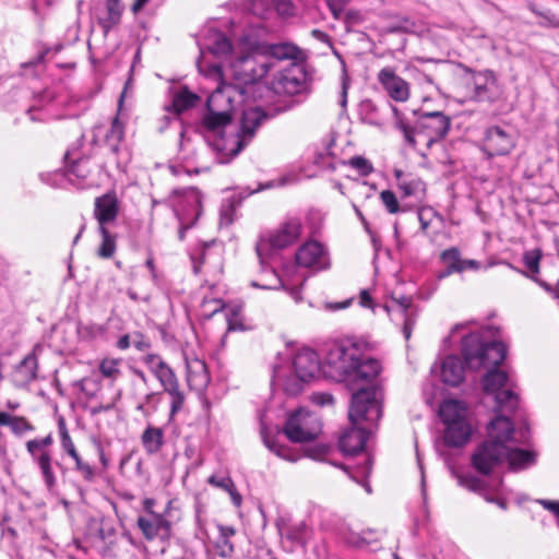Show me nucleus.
Here are the masks:
<instances>
[{
  "label": "nucleus",
  "instance_id": "nucleus-10",
  "mask_svg": "<svg viewBox=\"0 0 559 559\" xmlns=\"http://www.w3.org/2000/svg\"><path fill=\"white\" fill-rule=\"evenodd\" d=\"M302 224L298 217L285 219L267 237L261 238L255 247L261 265L265 263L273 250H282L294 245L300 237Z\"/></svg>",
  "mask_w": 559,
  "mask_h": 559
},
{
  "label": "nucleus",
  "instance_id": "nucleus-26",
  "mask_svg": "<svg viewBox=\"0 0 559 559\" xmlns=\"http://www.w3.org/2000/svg\"><path fill=\"white\" fill-rule=\"evenodd\" d=\"M32 462L38 468L41 479L49 491H53L57 486V475L55 465H59L53 460L52 453L29 454Z\"/></svg>",
  "mask_w": 559,
  "mask_h": 559
},
{
  "label": "nucleus",
  "instance_id": "nucleus-57",
  "mask_svg": "<svg viewBox=\"0 0 559 559\" xmlns=\"http://www.w3.org/2000/svg\"><path fill=\"white\" fill-rule=\"evenodd\" d=\"M276 12L282 16L295 14V7L290 0H273Z\"/></svg>",
  "mask_w": 559,
  "mask_h": 559
},
{
  "label": "nucleus",
  "instance_id": "nucleus-39",
  "mask_svg": "<svg viewBox=\"0 0 559 559\" xmlns=\"http://www.w3.org/2000/svg\"><path fill=\"white\" fill-rule=\"evenodd\" d=\"M124 136V127L118 117L112 119L109 130L105 134V142L114 154L120 150V143Z\"/></svg>",
  "mask_w": 559,
  "mask_h": 559
},
{
  "label": "nucleus",
  "instance_id": "nucleus-33",
  "mask_svg": "<svg viewBox=\"0 0 559 559\" xmlns=\"http://www.w3.org/2000/svg\"><path fill=\"white\" fill-rule=\"evenodd\" d=\"M460 484L465 488L478 492L484 496L489 502H496L501 509H507V501L502 498L493 499L489 496V486L481 479L473 475H465L460 477Z\"/></svg>",
  "mask_w": 559,
  "mask_h": 559
},
{
  "label": "nucleus",
  "instance_id": "nucleus-19",
  "mask_svg": "<svg viewBox=\"0 0 559 559\" xmlns=\"http://www.w3.org/2000/svg\"><path fill=\"white\" fill-rule=\"evenodd\" d=\"M372 429L361 425H352L345 428L338 438L340 450L347 455H355L359 453L368 439Z\"/></svg>",
  "mask_w": 559,
  "mask_h": 559
},
{
  "label": "nucleus",
  "instance_id": "nucleus-53",
  "mask_svg": "<svg viewBox=\"0 0 559 559\" xmlns=\"http://www.w3.org/2000/svg\"><path fill=\"white\" fill-rule=\"evenodd\" d=\"M72 460L75 463V471L83 477V479L86 481H93L95 478L94 468L88 463L84 462L80 454Z\"/></svg>",
  "mask_w": 559,
  "mask_h": 559
},
{
  "label": "nucleus",
  "instance_id": "nucleus-8",
  "mask_svg": "<svg viewBox=\"0 0 559 559\" xmlns=\"http://www.w3.org/2000/svg\"><path fill=\"white\" fill-rule=\"evenodd\" d=\"M462 353L469 369L497 367L506 358L501 342H485L479 333H471L462 341Z\"/></svg>",
  "mask_w": 559,
  "mask_h": 559
},
{
  "label": "nucleus",
  "instance_id": "nucleus-35",
  "mask_svg": "<svg viewBox=\"0 0 559 559\" xmlns=\"http://www.w3.org/2000/svg\"><path fill=\"white\" fill-rule=\"evenodd\" d=\"M262 439L264 445L278 457L289 462L298 461L299 454L289 447L282 444L277 435L271 436L265 431H262Z\"/></svg>",
  "mask_w": 559,
  "mask_h": 559
},
{
  "label": "nucleus",
  "instance_id": "nucleus-64",
  "mask_svg": "<svg viewBox=\"0 0 559 559\" xmlns=\"http://www.w3.org/2000/svg\"><path fill=\"white\" fill-rule=\"evenodd\" d=\"M359 304L364 308L373 309V301L369 289H362L359 295Z\"/></svg>",
  "mask_w": 559,
  "mask_h": 559
},
{
  "label": "nucleus",
  "instance_id": "nucleus-5",
  "mask_svg": "<svg viewBox=\"0 0 559 559\" xmlns=\"http://www.w3.org/2000/svg\"><path fill=\"white\" fill-rule=\"evenodd\" d=\"M265 117L261 109L248 108L242 112L240 128L236 132L226 133L225 128L216 132L206 131L207 143L221 154L218 162L224 164L237 156L252 140Z\"/></svg>",
  "mask_w": 559,
  "mask_h": 559
},
{
  "label": "nucleus",
  "instance_id": "nucleus-13",
  "mask_svg": "<svg viewBox=\"0 0 559 559\" xmlns=\"http://www.w3.org/2000/svg\"><path fill=\"white\" fill-rule=\"evenodd\" d=\"M321 432V421L317 415L300 408L292 414L284 427V433L293 442H307Z\"/></svg>",
  "mask_w": 559,
  "mask_h": 559
},
{
  "label": "nucleus",
  "instance_id": "nucleus-14",
  "mask_svg": "<svg viewBox=\"0 0 559 559\" xmlns=\"http://www.w3.org/2000/svg\"><path fill=\"white\" fill-rule=\"evenodd\" d=\"M515 147V136L507 128L493 126L486 130L483 151L489 156L508 155Z\"/></svg>",
  "mask_w": 559,
  "mask_h": 559
},
{
  "label": "nucleus",
  "instance_id": "nucleus-42",
  "mask_svg": "<svg viewBox=\"0 0 559 559\" xmlns=\"http://www.w3.org/2000/svg\"><path fill=\"white\" fill-rule=\"evenodd\" d=\"M53 443V438L51 433H48L44 438H35L31 439L25 443L26 451L28 454H39V453H52L50 447Z\"/></svg>",
  "mask_w": 559,
  "mask_h": 559
},
{
  "label": "nucleus",
  "instance_id": "nucleus-9",
  "mask_svg": "<svg viewBox=\"0 0 559 559\" xmlns=\"http://www.w3.org/2000/svg\"><path fill=\"white\" fill-rule=\"evenodd\" d=\"M439 416L445 426L444 442L455 448L464 445L472 433L465 403L447 400L439 407Z\"/></svg>",
  "mask_w": 559,
  "mask_h": 559
},
{
  "label": "nucleus",
  "instance_id": "nucleus-46",
  "mask_svg": "<svg viewBox=\"0 0 559 559\" xmlns=\"http://www.w3.org/2000/svg\"><path fill=\"white\" fill-rule=\"evenodd\" d=\"M99 233L102 235L103 240L98 250V254L102 258H111L116 251L115 238L110 235L106 227L99 228Z\"/></svg>",
  "mask_w": 559,
  "mask_h": 559
},
{
  "label": "nucleus",
  "instance_id": "nucleus-1",
  "mask_svg": "<svg viewBox=\"0 0 559 559\" xmlns=\"http://www.w3.org/2000/svg\"><path fill=\"white\" fill-rule=\"evenodd\" d=\"M374 343L364 337H346L334 342L325 355V372L344 382L353 393L348 407L352 425L374 429L382 417V362L370 354Z\"/></svg>",
  "mask_w": 559,
  "mask_h": 559
},
{
  "label": "nucleus",
  "instance_id": "nucleus-2",
  "mask_svg": "<svg viewBox=\"0 0 559 559\" xmlns=\"http://www.w3.org/2000/svg\"><path fill=\"white\" fill-rule=\"evenodd\" d=\"M487 433L488 439L472 455V465L477 472L487 475L504 461L511 468H524L534 461L533 453L509 444L514 426L507 415H497L488 424Z\"/></svg>",
  "mask_w": 559,
  "mask_h": 559
},
{
  "label": "nucleus",
  "instance_id": "nucleus-25",
  "mask_svg": "<svg viewBox=\"0 0 559 559\" xmlns=\"http://www.w3.org/2000/svg\"><path fill=\"white\" fill-rule=\"evenodd\" d=\"M187 382L192 390L202 391L210 382V374L203 360L192 357L186 359Z\"/></svg>",
  "mask_w": 559,
  "mask_h": 559
},
{
  "label": "nucleus",
  "instance_id": "nucleus-28",
  "mask_svg": "<svg viewBox=\"0 0 559 559\" xmlns=\"http://www.w3.org/2000/svg\"><path fill=\"white\" fill-rule=\"evenodd\" d=\"M38 362L36 356L28 354L14 369L12 380L15 386L23 388L37 378Z\"/></svg>",
  "mask_w": 559,
  "mask_h": 559
},
{
  "label": "nucleus",
  "instance_id": "nucleus-54",
  "mask_svg": "<svg viewBox=\"0 0 559 559\" xmlns=\"http://www.w3.org/2000/svg\"><path fill=\"white\" fill-rule=\"evenodd\" d=\"M540 258H542V253L539 250L526 251L523 255V262H524L525 266L533 274H537L539 272Z\"/></svg>",
  "mask_w": 559,
  "mask_h": 559
},
{
  "label": "nucleus",
  "instance_id": "nucleus-6",
  "mask_svg": "<svg viewBox=\"0 0 559 559\" xmlns=\"http://www.w3.org/2000/svg\"><path fill=\"white\" fill-rule=\"evenodd\" d=\"M320 371V359L311 348L299 349L290 362L276 365L273 369L272 384L289 395L304 390L305 383Z\"/></svg>",
  "mask_w": 559,
  "mask_h": 559
},
{
  "label": "nucleus",
  "instance_id": "nucleus-24",
  "mask_svg": "<svg viewBox=\"0 0 559 559\" xmlns=\"http://www.w3.org/2000/svg\"><path fill=\"white\" fill-rule=\"evenodd\" d=\"M263 51L269 57L271 69L275 66L276 61L281 60H293L299 61L304 58V53L300 48L292 43H280V44H261Z\"/></svg>",
  "mask_w": 559,
  "mask_h": 559
},
{
  "label": "nucleus",
  "instance_id": "nucleus-44",
  "mask_svg": "<svg viewBox=\"0 0 559 559\" xmlns=\"http://www.w3.org/2000/svg\"><path fill=\"white\" fill-rule=\"evenodd\" d=\"M130 396L135 403V409L144 416L150 415L147 405L157 396L155 392L130 391Z\"/></svg>",
  "mask_w": 559,
  "mask_h": 559
},
{
  "label": "nucleus",
  "instance_id": "nucleus-4",
  "mask_svg": "<svg viewBox=\"0 0 559 559\" xmlns=\"http://www.w3.org/2000/svg\"><path fill=\"white\" fill-rule=\"evenodd\" d=\"M199 72L217 84L207 99V112L202 118L203 129L216 132L229 126L235 105L240 100L243 92L241 88L224 82L219 66L205 68L203 61H200Z\"/></svg>",
  "mask_w": 559,
  "mask_h": 559
},
{
  "label": "nucleus",
  "instance_id": "nucleus-22",
  "mask_svg": "<svg viewBox=\"0 0 559 559\" xmlns=\"http://www.w3.org/2000/svg\"><path fill=\"white\" fill-rule=\"evenodd\" d=\"M160 383L163 390L169 394L171 399L170 413H178L185 403V394L180 390L178 379L174 370L167 364L162 371L154 376Z\"/></svg>",
  "mask_w": 559,
  "mask_h": 559
},
{
  "label": "nucleus",
  "instance_id": "nucleus-37",
  "mask_svg": "<svg viewBox=\"0 0 559 559\" xmlns=\"http://www.w3.org/2000/svg\"><path fill=\"white\" fill-rule=\"evenodd\" d=\"M123 11L120 0H106V15L99 19V23L105 33H108L114 26L118 25Z\"/></svg>",
  "mask_w": 559,
  "mask_h": 559
},
{
  "label": "nucleus",
  "instance_id": "nucleus-32",
  "mask_svg": "<svg viewBox=\"0 0 559 559\" xmlns=\"http://www.w3.org/2000/svg\"><path fill=\"white\" fill-rule=\"evenodd\" d=\"M346 543L357 547L376 551L381 548L379 534L372 530L362 531L361 533L350 532L346 536Z\"/></svg>",
  "mask_w": 559,
  "mask_h": 559
},
{
  "label": "nucleus",
  "instance_id": "nucleus-56",
  "mask_svg": "<svg viewBox=\"0 0 559 559\" xmlns=\"http://www.w3.org/2000/svg\"><path fill=\"white\" fill-rule=\"evenodd\" d=\"M133 373L136 377V379L132 381L131 391L152 392L148 389V385H147L148 381H147L145 373L140 369H133Z\"/></svg>",
  "mask_w": 559,
  "mask_h": 559
},
{
  "label": "nucleus",
  "instance_id": "nucleus-43",
  "mask_svg": "<svg viewBox=\"0 0 559 559\" xmlns=\"http://www.w3.org/2000/svg\"><path fill=\"white\" fill-rule=\"evenodd\" d=\"M392 300L396 304L399 311L405 316L403 333L406 340L411 337L412 333V321L408 317V309L412 307V299L407 296L400 298L392 297Z\"/></svg>",
  "mask_w": 559,
  "mask_h": 559
},
{
  "label": "nucleus",
  "instance_id": "nucleus-34",
  "mask_svg": "<svg viewBox=\"0 0 559 559\" xmlns=\"http://www.w3.org/2000/svg\"><path fill=\"white\" fill-rule=\"evenodd\" d=\"M304 88V81L292 72L282 73L276 81L273 82V90L277 94L295 95Z\"/></svg>",
  "mask_w": 559,
  "mask_h": 559
},
{
  "label": "nucleus",
  "instance_id": "nucleus-48",
  "mask_svg": "<svg viewBox=\"0 0 559 559\" xmlns=\"http://www.w3.org/2000/svg\"><path fill=\"white\" fill-rule=\"evenodd\" d=\"M106 332L107 328L99 323H87L79 328V333L90 340L104 337Z\"/></svg>",
  "mask_w": 559,
  "mask_h": 559
},
{
  "label": "nucleus",
  "instance_id": "nucleus-17",
  "mask_svg": "<svg viewBox=\"0 0 559 559\" xmlns=\"http://www.w3.org/2000/svg\"><path fill=\"white\" fill-rule=\"evenodd\" d=\"M231 50V43L225 34L216 29H209L203 38V43L200 45L201 57L198 60L197 66L199 67L200 61H203L205 68L207 66H216L215 63H209L205 61V51L217 59H225L230 56Z\"/></svg>",
  "mask_w": 559,
  "mask_h": 559
},
{
  "label": "nucleus",
  "instance_id": "nucleus-58",
  "mask_svg": "<svg viewBox=\"0 0 559 559\" xmlns=\"http://www.w3.org/2000/svg\"><path fill=\"white\" fill-rule=\"evenodd\" d=\"M132 345L140 352H144L151 347L150 341L141 333L133 334Z\"/></svg>",
  "mask_w": 559,
  "mask_h": 559
},
{
  "label": "nucleus",
  "instance_id": "nucleus-21",
  "mask_svg": "<svg viewBox=\"0 0 559 559\" xmlns=\"http://www.w3.org/2000/svg\"><path fill=\"white\" fill-rule=\"evenodd\" d=\"M160 383L163 390L169 394L171 399L170 413H178L185 403V394L180 390L178 379L174 370L167 364L162 371L154 376Z\"/></svg>",
  "mask_w": 559,
  "mask_h": 559
},
{
  "label": "nucleus",
  "instance_id": "nucleus-59",
  "mask_svg": "<svg viewBox=\"0 0 559 559\" xmlns=\"http://www.w3.org/2000/svg\"><path fill=\"white\" fill-rule=\"evenodd\" d=\"M537 503H539L545 510L551 512L557 518V521L559 520V500L538 499Z\"/></svg>",
  "mask_w": 559,
  "mask_h": 559
},
{
  "label": "nucleus",
  "instance_id": "nucleus-52",
  "mask_svg": "<svg viewBox=\"0 0 559 559\" xmlns=\"http://www.w3.org/2000/svg\"><path fill=\"white\" fill-rule=\"evenodd\" d=\"M143 362L153 376L162 371V369L167 365V362L157 354H147L143 357Z\"/></svg>",
  "mask_w": 559,
  "mask_h": 559
},
{
  "label": "nucleus",
  "instance_id": "nucleus-55",
  "mask_svg": "<svg viewBox=\"0 0 559 559\" xmlns=\"http://www.w3.org/2000/svg\"><path fill=\"white\" fill-rule=\"evenodd\" d=\"M348 165L355 168L360 175L366 176L372 171V166L366 158L361 156L352 157Z\"/></svg>",
  "mask_w": 559,
  "mask_h": 559
},
{
  "label": "nucleus",
  "instance_id": "nucleus-47",
  "mask_svg": "<svg viewBox=\"0 0 559 559\" xmlns=\"http://www.w3.org/2000/svg\"><path fill=\"white\" fill-rule=\"evenodd\" d=\"M91 163L88 158H80L69 166V176H75L79 179H85L91 174Z\"/></svg>",
  "mask_w": 559,
  "mask_h": 559
},
{
  "label": "nucleus",
  "instance_id": "nucleus-29",
  "mask_svg": "<svg viewBox=\"0 0 559 559\" xmlns=\"http://www.w3.org/2000/svg\"><path fill=\"white\" fill-rule=\"evenodd\" d=\"M0 427H8L16 437H22L35 429L26 417L5 411H0Z\"/></svg>",
  "mask_w": 559,
  "mask_h": 559
},
{
  "label": "nucleus",
  "instance_id": "nucleus-20",
  "mask_svg": "<svg viewBox=\"0 0 559 559\" xmlns=\"http://www.w3.org/2000/svg\"><path fill=\"white\" fill-rule=\"evenodd\" d=\"M473 96L476 102H493L499 96L497 79L492 71L485 70L472 76Z\"/></svg>",
  "mask_w": 559,
  "mask_h": 559
},
{
  "label": "nucleus",
  "instance_id": "nucleus-36",
  "mask_svg": "<svg viewBox=\"0 0 559 559\" xmlns=\"http://www.w3.org/2000/svg\"><path fill=\"white\" fill-rule=\"evenodd\" d=\"M141 441L148 454L157 453L164 443V431L162 428L147 426L141 436Z\"/></svg>",
  "mask_w": 559,
  "mask_h": 559
},
{
  "label": "nucleus",
  "instance_id": "nucleus-11",
  "mask_svg": "<svg viewBox=\"0 0 559 559\" xmlns=\"http://www.w3.org/2000/svg\"><path fill=\"white\" fill-rule=\"evenodd\" d=\"M174 211L180 223L179 239L183 240L187 229L193 226L201 214V194L195 188L174 190Z\"/></svg>",
  "mask_w": 559,
  "mask_h": 559
},
{
  "label": "nucleus",
  "instance_id": "nucleus-38",
  "mask_svg": "<svg viewBox=\"0 0 559 559\" xmlns=\"http://www.w3.org/2000/svg\"><path fill=\"white\" fill-rule=\"evenodd\" d=\"M207 483L213 487L219 488L228 492L233 503L236 507H239L241 504L242 498L240 493L237 491L235 483L228 475L218 476L216 474H213L207 478Z\"/></svg>",
  "mask_w": 559,
  "mask_h": 559
},
{
  "label": "nucleus",
  "instance_id": "nucleus-50",
  "mask_svg": "<svg viewBox=\"0 0 559 559\" xmlns=\"http://www.w3.org/2000/svg\"><path fill=\"white\" fill-rule=\"evenodd\" d=\"M414 24L408 19L390 17L386 20V33L411 32Z\"/></svg>",
  "mask_w": 559,
  "mask_h": 559
},
{
  "label": "nucleus",
  "instance_id": "nucleus-23",
  "mask_svg": "<svg viewBox=\"0 0 559 559\" xmlns=\"http://www.w3.org/2000/svg\"><path fill=\"white\" fill-rule=\"evenodd\" d=\"M119 213V202L116 193L109 192L96 198L94 204V216L98 222L99 228L114 223Z\"/></svg>",
  "mask_w": 559,
  "mask_h": 559
},
{
  "label": "nucleus",
  "instance_id": "nucleus-30",
  "mask_svg": "<svg viewBox=\"0 0 559 559\" xmlns=\"http://www.w3.org/2000/svg\"><path fill=\"white\" fill-rule=\"evenodd\" d=\"M199 99V96L188 87H180L174 93L171 104L166 107V110L180 115L181 112L194 107Z\"/></svg>",
  "mask_w": 559,
  "mask_h": 559
},
{
  "label": "nucleus",
  "instance_id": "nucleus-7",
  "mask_svg": "<svg viewBox=\"0 0 559 559\" xmlns=\"http://www.w3.org/2000/svg\"><path fill=\"white\" fill-rule=\"evenodd\" d=\"M229 69L235 81L249 85L265 78L271 70V63L261 44H254L239 51L231 60Z\"/></svg>",
  "mask_w": 559,
  "mask_h": 559
},
{
  "label": "nucleus",
  "instance_id": "nucleus-41",
  "mask_svg": "<svg viewBox=\"0 0 559 559\" xmlns=\"http://www.w3.org/2000/svg\"><path fill=\"white\" fill-rule=\"evenodd\" d=\"M58 431L60 437V444L64 453H67L71 459L79 455L75 444L68 431L67 424L63 417H60L58 419Z\"/></svg>",
  "mask_w": 559,
  "mask_h": 559
},
{
  "label": "nucleus",
  "instance_id": "nucleus-31",
  "mask_svg": "<svg viewBox=\"0 0 559 559\" xmlns=\"http://www.w3.org/2000/svg\"><path fill=\"white\" fill-rule=\"evenodd\" d=\"M386 94L395 102L404 103L409 98V83L404 79L386 71Z\"/></svg>",
  "mask_w": 559,
  "mask_h": 559
},
{
  "label": "nucleus",
  "instance_id": "nucleus-61",
  "mask_svg": "<svg viewBox=\"0 0 559 559\" xmlns=\"http://www.w3.org/2000/svg\"><path fill=\"white\" fill-rule=\"evenodd\" d=\"M251 11L253 14L265 19L269 12V9L265 8V1L264 0H253L251 3Z\"/></svg>",
  "mask_w": 559,
  "mask_h": 559
},
{
  "label": "nucleus",
  "instance_id": "nucleus-27",
  "mask_svg": "<svg viewBox=\"0 0 559 559\" xmlns=\"http://www.w3.org/2000/svg\"><path fill=\"white\" fill-rule=\"evenodd\" d=\"M464 366L457 356H448L440 366V378L448 385L456 386L464 379Z\"/></svg>",
  "mask_w": 559,
  "mask_h": 559
},
{
  "label": "nucleus",
  "instance_id": "nucleus-16",
  "mask_svg": "<svg viewBox=\"0 0 559 559\" xmlns=\"http://www.w3.org/2000/svg\"><path fill=\"white\" fill-rule=\"evenodd\" d=\"M138 527L147 540L159 539L166 542L171 536V523L164 513H151L138 518Z\"/></svg>",
  "mask_w": 559,
  "mask_h": 559
},
{
  "label": "nucleus",
  "instance_id": "nucleus-12",
  "mask_svg": "<svg viewBox=\"0 0 559 559\" xmlns=\"http://www.w3.org/2000/svg\"><path fill=\"white\" fill-rule=\"evenodd\" d=\"M508 383V376L501 370H490L483 378V386L487 393L495 394V412L497 415L511 414L519 406V396L510 389H502Z\"/></svg>",
  "mask_w": 559,
  "mask_h": 559
},
{
  "label": "nucleus",
  "instance_id": "nucleus-49",
  "mask_svg": "<svg viewBox=\"0 0 559 559\" xmlns=\"http://www.w3.org/2000/svg\"><path fill=\"white\" fill-rule=\"evenodd\" d=\"M440 259L445 265L450 267L454 265L457 269L460 267V273L463 272L462 258L460 250L457 248L452 247L450 249L442 251Z\"/></svg>",
  "mask_w": 559,
  "mask_h": 559
},
{
  "label": "nucleus",
  "instance_id": "nucleus-51",
  "mask_svg": "<svg viewBox=\"0 0 559 559\" xmlns=\"http://www.w3.org/2000/svg\"><path fill=\"white\" fill-rule=\"evenodd\" d=\"M305 530L306 526L304 524H298L293 527L281 530V536L282 538H286L293 543L301 544L304 542Z\"/></svg>",
  "mask_w": 559,
  "mask_h": 559
},
{
  "label": "nucleus",
  "instance_id": "nucleus-15",
  "mask_svg": "<svg viewBox=\"0 0 559 559\" xmlns=\"http://www.w3.org/2000/svg\"><path fill=\"white\" fill-rule=\"evenodd\" d=\"M298 265L316 271L326 270L330 266V258L325 248L318 241H307L296 251Z\"/></svg>",
  "mask_w": 559,
  "mask_h": 559
},
{
  "label": "nucleus",
  "instance_id": "nucleus-62",
  "mask_svg": "<svg viewBox=\"0 0 559 559\" xmlns=\"http://www.w3.org/2000/svg\"><path fill=\"white\" fill-rule=\"evenodd\" d=\"M402 209L399 205L397 199L391 191L386 190V211L390 213H397Z\"/></svg>",
  "mask_w": 559,
  "mask_h": 559
},
{
  "label": "nucleus",
  "instance_id": "nucleus-18",
  "mask_svg": "<svg viewBox=\"0 0 559 559\" xmlns=\"http://www.w3.org/2000/svg\"><path fill=\"white\" fill-rule=\"evenodd\" d=\"M269 280L262 282H252L251 285L253 287L262 288V289H278L283 288L286 290L289 296L296 301L299 302L302 300L301 290L305 284V276L298 275L296 278L290 280L287 277L278 276L274 271L269 273Z\"/></svg>",
  "mask_w": 559,
  "mask_h": 559
},
{
  "label": "nucleus",
  "instance_id": "nucleus-60",
  "mask_svg": "<svg viewBox=\"0 0 559 559\" xmlns=\"http://www.w3.org/2000/svg\"><path fill=\"white\" fill-rule=\"evenodd\" d=\"M345 4L346 0H328V7L335 19L341 17Z\"/></svg>",
  "mask_w": 559,
  "mask_h": 559
},
{
  "label": "nucleus",
  "instance_id": "nucleus-63",
  "mask_svg": "<svg viewBox=\"0 0 559 559\" xmlns=\"http://www.w3.org/2000/svg\"><path fill=\"white\" fill-rule=\"evenodd\" d=\"M312 401L316 404L321 405V406L332 405L334 402V397H333V395L328 394V393H318V394H313Z\"/></svg>",
  "mask_w": 559,
  "mask_h": 559
},
{
  "label": "nucleus",
  "instance_id": "nucleus-40",
  "mask_svg": "<svg viewBox=\"0 0 559 559\" xmlns=\"http://www.w3.org/2000/svg\"><path fill=\"white\" fill-rule=\"evenodd\" d=\"M121 358L105 357L100 360L98 369L105 379L116 381L121 376Z\"/></svg>",
  "mask_w": 559,
  "mask_h": 559
},
{
  "label": "nucleus",
  "instance_id": "nucleus-3",
  "mask_svg": "<svg viewBox=\"0 0 559 559\" xmlns=\"http://www.w3.org/2000/svg\"><path fill=\"white\" fill-rule=\"evenodd\" d=\"M392 130L400 133L405 143L417 148L429 150L435 143L444 139L451 128V119L441 111L423 112L413 127L406 112L391 106Z\"/></svg>",
  "mask_w": 559,
  "mask_h": 559
},
{
  "label": "nucleus",
  "instance_id": "nucleus-45",
  "mask_svg": "<svg viewBox=\"0 0 559 559\" xmlns=\"http://www.w3.org/2000/svg\"><path fill=\"white\" fill-rule=\"evenodd\" d=\"M223 311L225 313L229 331L243 329V325L241 323V312H242L241 306H238V305L225 306V307H223Z\"/></svg>",
  "mask_w": 559,
  "mask_h": 559
}]
</instances>
